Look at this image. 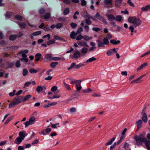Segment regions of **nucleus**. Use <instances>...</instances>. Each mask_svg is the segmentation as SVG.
I'll list each match as a JSON object with an SVG mask.
<instances>
[{
    "mask_svg": "<svg viewBox=\"0 0 150 150\" xmlns=\"http://www.w3.org/2000/svg\"><path fill=\"white\" fill-rule=\"evenodd\" d=\"M23 102V96H17L13 99L12 102L9 104L8 107L9 108H11Z\"/></svg>",
    "mask_w": 150,
    "mask_h": 150,
    "instance_id": "nucleus-1",
    "label": "nucleus"
},
{
    "mask_svg": "<svg viewBox=\"0 0 150 150\" xmlns=\"http://www.w3.org/2000/svg\"><path fill=\"white\" fill-rule=\"evenodd\" d=\"M128 21L129 23L133 24L134 27L135 28L140 25L141 23V20L135 17H129Z\"/></svg>",
    "mask_w": 150,
    "mask_h": 150,
    "instance_id": "nucleus-2",
    "label": "nucleus"
},
{
    "mask_svg": "<svg viewBox=\"0 0 150 150\" xmlns=\"http://www.w3.org/2000/svg\"><path fill=\"white\" fill-rule=\"evenodd\" d=\"M27 134L25 133V131L23 130L20 132L19 133V137L16 139L14 141V143L18 145L19 144Z\"/></svg>",
    "mask_w": 150,
    "mask_h": 150,
    "instance_id": "nucleus-3",
    "label": "nucleus"
},
{
    "mask_svg": "<svg viewBox=\"0 0 150 150\" xmlns=\"http://www.w3.org/2000/svg\"><path fill=\"white\" fill-rule=\"evenodd\" d=\"M134 139L136 141V144L138 146L142 145L143 143H144L146 140V138L144 137L142 134H140L139 137H135Z\"/></svg>",
    "mask_w": 150,
    "mask_h": 150,
    "instance_id": "nucleus-4",
    "label": "nucleus"
},
{
    "mask_svg": "<svg viewBox=\"0 0 150 150\" xmlns=\"http://www.w3.org/2000/svg\"><path fill=\"white\" fill-rule=\"evenodd\" d=\"M36 121L35 118L34 117H32L30 118L28 121L24 123V124L25 125V127H26L29 125L34 124Z\"/></svg>",
    "mask_w": 150,
    "mask_h": 150,
    "instance_id": "nucleus-5",
    "label": "nucleus"
},
{
    "mask_svg": "<svg viewBox=\"0 0 150 150\" xmlns=\"http://www.w3.org/2000/svg\"><path fill=\"white\" fill-rule=\"evenodd\" d=\"M118 50V49L113 48L110 49L108 50L106 53V54L108 56H111L117 52V50Z\"/></svg>",
    "mask_w": 150,
    "mask_h": 150,
    "instance_id": "nucleus-6",
    "label": "nucleus"
},
{
    "mask_svg": "<svg viewBox=\"0 0 150 150\" xmlns=\"http://www.w3.org/2000/svg\"><path fill=\"white\" fill-rule=\"evenodd\" d=\"M69 81L70 84H80L82 81L80 79L76 80L73 79H69Z\"/></svg>",
    "mask_w": 150,
    "mask_h": 150,
    "instance_id": "nucleus-7",
    "label": "nucleus"
},
{
    "mask_svg": "<svg viewBox=\"0 0 150 150\" xmlns=\"http://www.w3.org/2000/svg\"><path fill=\"white\" fill-rule=\"evenodd\" d=\"M52 59V57L51 54H46L44 59V61L45 62L50 61Z\"/></svg>",
    "mask_w": 150,
    "mask_h": 150,
    "instance_id": "nucleus-8",
    "label": "nucleus"
},
{
    "mask_svg": "<svg viewBox=\"0 0 150 150\" xmlns=\"http://www.w3.org/2000/svg\"><path fill=\"white\" fill-rule=\"evenodd\" d=\"M28 51L27 50H25L23 51H21L18 53L17 54H21L22 55V57L23 58H25L27 57V56L26 55V54L28 53Z\"/></svg>",
    "mask_w": 150,
    "mask_h": 150,
    "instance_id": "nucleus-9",
    "label": "nucleus"
},
{
    "mask_svg": "<svg viewBox=\"0 0 150 150\" xmlns=\"http://www.w3.org/2000/svg\"><path fill=\"white\" fill-rule=\"evenodd\" d=\"M77 44L78 45L86 47H88V46L87 45V43L84 41H79L77 42Z\"/></svg>",
    "mask_w": 150,
    "mask_h": 150,
    "instance_id": "nucleus-10",
    "label": "nucleus"
},
{
    "mask_svg": "<svg viewBox=\"0 0 150 150\" xmlns=\"http://www.w3.org/2000/svg\"><path fill=\"white\" fill-rule=\"evenodd\" d=\"M46 89L45 86H38L37 88L36 91L38 93H40L42 91H45Z\"/></svg>",
    "mask_w": 150,
    "mask_h": 150,
    "instance_id": "nucleus-11",
    "label": "nucleus"
},
{
    "mask_svg": "<svg viewBox=\"0 0 150 150\" xmlns=\"http://www.w3.org/2000/svg\"><path fill=\"white\" fill-rule=\"evenodd\" d=\"M81 56V54L80 52L77 50L75 53L74 54L73 57H71V58H74L77 59L79 57Z\"/></svg>",
    "mask_w": 150,
    "mask_h": 150,
    "instance_id": "nucleus-12",
    "label": "nucleus"
},
{
    "mask_svg": "<svg viewBox=\"0 0 150 150\" xmlns=\"http://www.w3.org/2000/svg\"><path fill=\"white\" fill-rule=\"evenodd\" d=\"M82 16L84 18H89L90 15L86 11H83L81 13Z\"/></svg>",
    "mask_w": 150,
    "mask_h": 150,
    "instance_id": "nucleus-13",
    "label": "nucleus"
},
{
    "mask_svg": "<svg viewBox=\"0 0 150 150\" xmlns=\"http://www.w3.org/2000/svg\"><path fill=\"white\" fill-rule=\"evenodd\" d=\"M96 60V59L93 57H92L91 58H90L88 60H87L86 62H84V64L85 65H86L87 64V63L90 62L94 61H95Z\"/></svg>",
    "mask_w": 150,
    "mask_h": 150,
    "instance_id": "nucleus-14",
    "label": "nucleus"
},
{
    "mask_svg": "<svg viewBox=\"0 0 150 150\" xmlns=\"http://www.w3.org/2000/svg\"><path fill=\"white\" fill-rule=\"evenodd\" d=\"M147 65V63H145L142 64L139 67L137 68L136 69V70L137 71H138L139 70L142 69L144 68Z\"/></svg>",
    "mask_w": 150,
    "mask_h": 150,
    "instance_id": "nucleus-15",
    "label": "nucleus"
},
{
    "mask_svg": "<svg viewBox=\"0 0 150 150\" xmlns=\"http://www.w3.org/2000/svg\"><path fill=\"white\" fill-rule=\"evenodd\" d=\"M143 115L142 117V119L145 123H146L148 120L147 116L145 112L143 113Z\"/></svg>",
    "mask_w": 150,
    "mask_h": 150,
    "instance_id": "nucleus-16",
    "label": "nucleus"
},
{
    "mask_svg": "<svg viewBox=\"0 0 150 150\" xmlns=\"http://www.w3.org/2000/svg\"><path fill=\"white\" fill-rule=\"evenodd\" d=\"M142 81V80H139L138 78H137V79L134 80L132 81L130 83V84H137L139 83H141V82Z\"/></svg>",
    "mask_w": 150,
    "mask_h": 150,
    "instance_id": "nucleus-17",
    "label": "nucleus"
},
{
    "mask_svg": "<svg viewBox=\"0 0 150 150\" xmlns=\"http://www.w3.org/2000/svg\"><path fill=\"white\" fill-rule=\"evenodd\" d=\"M41 56L42 54L40 53H38L36 54L35 56L36 58L35 59V61L37 62L39 61L41 58Z\"/></svg>",
    "mask_w": 150,
    "mask_h": 150,
    "instance_id": "nucleus-18",
    "label": "nucleus"
},
{
    "mask_svg": "<svg viewBox=\"0 0 150 150\" xmlns=\"http://www.w3.org/2000/svg\"><path fill=\"white\" fill-rule=\"evenodd\" d=\"M142 123V121L141 120H139L136 123V125L137 126V129H139L142 127L141 125Z\"/></svg>",
    "mask_w": 150,
    "mask_h": 150,
    "instance_id": "nucleus-19",
    "label": "nucleus"
},
{
    "mask_svg": "<svg viewBox=\"0 0 150 150\" xmlns=\"http://www.w3.org/2000/svg\"><path fill=\"white\" fill-rule=\"evenodd\" d=\"M16 23L19 25L20 27L22 28L25 29L26 28V23L24 22L22 23L21 22H17Z\"/></svg>",
    "mask_w": 150,
    "mask_h": 150,
    "instance_id": "nucleus-20",
    "label": "nucleus"
},
{
    "mask_svg": "<svg viewBox=\"0 0 150 150\" xmlns=\"http://www.w3.org/2000/svg\"><path fill=\"white\" fill-rule=\"evenodd\" d=\"M110 43L114 45H118L120 42V41L119 40H116L114 39L111 40L110 41Z\"/></svg>",
    "mask_w": 150,
    "mask_h": 150,
    "instance_id": "nucleus-21",
    "label": "nucleus"
},
{
    "mask_svg": "<svg viewBox=\"0 0 150 150\" xmlns=\"http://www.w3.org/2000/svg\"><path fill=\"white\" fill-rule=\"evenodd\" d=\"M88 52V49L86 47H83L82 48L81 50V52L82 54H85Z\"/></svg>",
    "mask_w": 150,
    "mask_h": 150,
    "instance_id": "nucleus-22",
    "label": "nucleus"
},
{
    "mask_svg": "<svg viewBox=\"0 0 150 150\" xmlns=\"http://www.w3.org/2000/svg\"><path fill=\"white\" fill-rule=\"evenodd\" d=\"M150 9V5H147L145 7L141 8V10L142 11H146Z\"/></svg>",
    "mask_w": 150,
    "mask_h": 150,
    "instance_id": "nucleus-23",
    "label": "nucleus"
},
{
    "mask_svg": "<svg viewBox=\"0 0 150 150\" xmlns=\"http://www.w3.org/2000/svg\"><path fill=\"white\" fill-rule=\"evenodd\" d=\"M115 138L113 137L112 138L110 141L107 142L105 144V145L106 146H108L112 144V143L115 141Z\"/></svg>",
    "mask_w": 150,
    "mask_h": 150,
    "instance_id": "nucleus-24",
    "label": "nucleus"
},
{
    "mask_svg": "<svg viewBox=\"0 0 150 150\" xmlns=\"http://www.w3.org/2000/svg\"><path fill=\"white\" fill-rule=\"evenodd\" d=\"M109 20L111 21H112L115 19V16L112 14H110L107 16Z\"/></svg>",
    "mask_w": 150,
    "mask_h": 150,
    "instance_id": "nucleus-25",
    "label": "nucleus"
},
{
    "mask_svg": "<svg viewBox=\"0 0 150 150\" xmlns=\"http://www.w3.org/2000/svg\"><path fill=\"white\" fill-rule=\"evenodd\" d=\"M77 34V33H76L75 32L72 31L70 34V37L71 39H74L76 38Z\"/></svg>",
    "mask_w": 150,
    "mask_h": 150,
    "instance_id": "nucleus-26",
    "label": "nucleus"
},
{
    "mask_svg": "<svg viewBox=\"0 0 150 150\" xmlns=\"http://www.w3.org/2000/svg\"><path fill=\"white\" fill-rule=\"evenodd\" d=\"M123 147L126 150H130L131 148L129 144L127 143H125Z\"/></svg>",
    "mask_w": 150,
    "mask_h": 150,
    "instance_id": "nucleus-27",
    "label": "nucleus"
},
{
    "mask_svg": "<svg viewBox=\"0 0 150 150\" xmlns=\"http://www.w3.org/2000/svg\"><path fill=\"white\" fill-rule=\"evenodd\" d=\"M122 2V0H115V4L116 6L118 7L120 5Z\"/></svg>",
    "mask_w": 150,
    "mask_h": 150,
    "instance_id": "nucleus-28",
    "label": "nucleus"
},
{
    "mask_svg": "<svg viewBox=\"0 0 150 150\" xmlns=\"http://www.w3.org/2000/svg\"><path fill=\"white\" fill-rule=\"evenodd\" d=\"M85 66H86V65L84 64V62L82 64L80 63L79 64L76 65L75 66V68L76 69H79Z\"/></svg>",
    "mask_w": 150,
    "mask_h": 150,
    "instance_id": "nucleus-29",
    "label": "nucleus"
},
{
    "mask_svg": "<svg viewBox=\"0 0 150 150\" xmlns=\"http://www.w3.org/2000/svg\"><path fill=\"white\" fill-rule=\"evenodd\" d=\"M69 9L68 8H66L63 11V14L64 15H67L69 13Z\"/></svg>",
    "mask_w": 150,
    "mask_h": 150,
    "instance_id": "nucleus-30",
    "label": "nucleus"
},
{
    "mask_svg": "<svg viewBox=\"0 0 150 150\" xmlns=\"http://www.w3.org/2000/svg\"><path fill=\"white\" fill-rule=\"evenodd\" d=\"M58 64V63L57 62H52L51 63L50 66L51 68H54Z\"/></svg>",
    "mask_w": 150,
    "mask_h": 150,
    "instance_id": "nucleus-31",
    "label": "nucleus"
},
{
    "mask_svg": "<svg viewBox=\"0 0 150 150\" xmlns=\"http://www.w3.org/2000/svg\"><path fill=\"white\" fill-rule=\"evenodd\" d=\"M57 90V87L56 86H53L51 88V91L54 92V93L56 94L58 93V91H56Z\"/></svg>",
    "mask_w": 150,
    "mask_h": 150,
    "instance_id": "nucleus-32",
    "label": "nucleus"
},
{
    "mask_svg": "<svg viewBox=\"0 0 150 150\" xmlns=\"http://www.w3.org/2000/svg\"><path fill=\"white\" fill-rule=\"evenodd\" d=\"M31 97V96L30 95H28L26 96L24 98L23 96V102L26 101L28 100L29 98Z\"/></svg>",
    "mask_w": 150,
    "mask_h": 150,
    "instance_id": "nucleus-33",
    "label": "nucleus"
},
{
    "mask_svg": "<svg viewBox=\"0 0 150 150\" xmlns=\"http://www.w3.org/2000/svg\"><path fill=\"white\" fill-rule=\"evenodd\" d=\"M92 91L91 89L88 88L82 90V93H86L91 92Z\"/></svg>",
    "mask_w": 150,
    "mask_h": 150,
    "instance_id": "nucleus-34",
    "label": "nucleus"
},
{
    "mask_svg": "<svg viewBox=\"0 0 150 150\" xmlns=\"http://www.w3.org/2000/svg\"><path fill=\"white\" fill-rule=\"evenodd\" d=\"M51 14L50 13H47L45 14L44 16V18L46 19H48L50 17Z\"/></svg>",
    "mask_w": 150,
    "mask_h": 150,
    "instance_id": "nucleus-35",
    "label": "nucleus"
},
{
    "mask_svg": "<svg viewBox=\"0 0 150 150\" xmlns=\"http://www.w3.org/2000/svg\"><path fill=\"white\" fill-rule=\"evenodd\" d=\"M55 43V41L54 40L51 39L48 41L47 42V44L48 45H52Z\"/></svg>",
    "mask_w": 150,
    "mask_h": 150,
    "instance_id": "nucleus-36",
    "label": "nucleus"
},
{
    "mask_svg": "<svg viewBox=\"0 0 150 150\" xmlns=\"http://www.w3.org/2000/svg\"><path fill=\"white\" fill-rule=\"evenodd\" d=\"M104 3L105 4L112 5V0H105Z\"/></svg>",
    "mask_w": 150,
    "mask_h": 150,
    "instance_id": "nucleus-37",
    "label": "nucleus"
},
{
    "mask_svg": "<svg viewBox=\"0 0 150 150\" xmlns=\"http://www.w3.org/2000/svg\"><path fill=\"white\" fill-rule=\"evenodd\" d=\"M17 37V35H11L9 37V39L13 41L15 40Z\"/></svg>",
    "mask_w": 150,
    "mask_h": 150,
    "instance_id": "nucleus-38",
    "label": "nucleus"
},
{
    "mask_svg": "<svg viewBox=\"0 0 150 150\" xmlns=\"http://www.w3.org/2000/svg\"><path fill=\"white\" fill-rule=\"evenodd\" d=\"M90 18H87L86 19L85 21L86 24L88 25H90L91 24L92 22L89 19Z\"/></svg>",
    "mask_w": 150,
    "mask_h": 150,
    "instance_id": "nucleus-39",
    "label": "nucleus"
},
{
    "mask_svg": "<svg viewBox=\"0 0 150 150\" xmlns=\"http://www.w3.org/2000/svg\"><path fill=\"white\" fill-rule=\"evenodd\" d=\"M51 127L54 128H57L58 127H59L60 126L59 125V123H57L55 124H52V123L51 122Z\"/></svg>",
    "mask_w": 150,
    "mask_h": 150,
    "instance_id": "nucleus-40",
    "label": "nucleus"
},
{
    "mask_svg": "<svg viewBox=\"0 0 150 150\" xmlns=\"http://www.w3.org/2000/svg\"><path fill=\"white\" fill-rule=\"evenodd\" d=\"M29 71L30 73L33 74L36 73L38 70L37 69H35L34 68H31L29 70Z\"/></svg>",
    "mask_w": 150,
    "mask_h": 150,
    "instance_id": "nucleus-41",
    "label": "nucleus"
},
{
    "mask_svg": "<svg viewBox=\"0 0 150 150\" xmlns=\"http://www.w3.org/2000/svg\"><path fill=\"white\" fill-rule=\"evenodd\" d=\"M97 42H98V47L104 46V43H101L99 40H97Z\"/></svg>",
    "mask_w": 150,
    "mask_h": 150,
    "instance_id": "nucleus-42",
    "label": "nucleus"
},
{
    "mask_svg": "<svg viewBox=\"0 0 150 150\" xmlns=\"http://www.w3.org/2000/svg\"><path fill=\"white\" fill-rule=\"evenodd\" d=\"M83 38V36L82 35H79L77 36L76 38V39L77 40H80Z\"/></svg>",
    "mask_w": 150,
    "mask_h": 150,
    "instance_id": "nucleus-43",
    "label": "nucleus"
},
{
    "mask_svg": "<svg viewBox=\"0 0 150 150\" xmlns=\"http://www.w3.org/2000/svg\"><path fill=\"white\" fill-rule=\"evenodd\" d=\"M28 71L26 69H23V70L22 74L23 76H26L28 74Z\"/></svg>",
    "mask_w": 150,
    "mask_h": 150,
    "instance_id": "nucleus-44",
    "label": "nucleus"
},
{
    "mask_svg": "<svg viewBox=\"0 0 150 150\" xmlns=\"http://www.w3.org/2000/svg\"><path fill=\"white\" fill-rule=\"evenodd\" d=\"M70 25L72 28L75 29L77 26V25L75 23L72 22L70 24Z\"/></svg>",
    "mask_w": 150,
    "mask_h": 150,
    "instance_id": "nucleus-45",
    "label": "nucleus"
},
{
    "mask_svg": "<svg viewBox=\"0 0 150 150\" xmlns=\"http://www.w3.org/2000/svg\"><path fill=\"white\" fill-rule=\"evenodd\" d=\"M95 17L96 18H98L99 20H101V19L102 18V16H100V15L99 13L98 12H97L96 13V14L95 16Z\"/></svg>",
    "mask_w": 150,
    "mask_h": 150,
    "instance_id": "nucleus-46",
    "label": "nucleus"
},
{
    "mask_svg": "<svg viewBox=\"0 0 150 150\" xmlns=\"http://www.w3.org/2000/svg\"><path fill=\"white\" fill-rule=\"evenodd\" d=\"M63 26V24L61 23H58L56 25V28L58 29L61 28Z\"/></svg>",
    "mask_w": 150,
    "mask_h": 150,
    "instance_id": "nucleus-47",
    "label": "nucleus"
},
{
    "mask_svg": "<svg viewBox=\"0 0 150 150\" xmlns=\"http://www.w3.org/2000/svg\"><path fill=\"white\" fill-rule=\"evenodd\" d=\"M109 40L106 38H104L103 39V43L104 45H107L109 43Z\"/></svg>",
    "mask_w": 150,
    "mask_h": 150,
    "instance_id": "nucleus-48",
    "label": "nucleus"
},
{
    "mask_svg": "<svg viewBox=\"0 0 150 150\" xmlns=\"http://www.w3.org/2000/svg\"><path fill=\"white\" fill-rule=\"evenodd\" d=\"M122 19V17L120 15L117 16L116 17V20L118 21H120Z\"/></svg>",
    "mask_w": 150,
    "mask_h": 150,
    "instance_id": "nucleus-49",
    "label": "nucleus"
},
{
    "mask_svg": "<svg viewBox=\"0 0 150 150\" xmlns=\"http://www.w3.org/2000/svg\"><path fill=\"white\" fill-rule=\"evenodd\" d=\"M50 37H51L50 35L49 34H48L46 35H44L42 37V38L43 39H44L46 38H47V40H49L50 39Z\"/></svg>",
    "mask_w": 150,
    "mask_h": 150,
    "instance_id": "nucleus-50",
    "label": "nucleus"
},
{
    "mask_svg": "<svg viewBox=\"0 0 150 150\" xmlns=\"http://www.w3.org/2000/svg\"><path fill=\"white\" fill-rule=\"evenodd\" d=\"M36 83L35 81H32L27 82L25 83V84H35Z\"/></svg>",
    "mask_w": 150,
    "mask_h": 150,
    "instance_id": "nucleus-51",
    "label": "nucleus"
},
{
    "mask_svg": "<svg viewBox=\"0 0 150 150\" xmlns=\"http://www.w3.org/2000/svg\"><path fill=\"white\" fill-rule=\"evenodd\" d=\"M21 61L23 62H27L28 61V59L26 57L23 58L21 59Z\"/></svg>",
    "mask_w": 150,
    "mask_h": 150,
    "instance_id": "nucleus-52",
    "label": "nucleus"
},
{
    "mask_svg": "<svg viewBox=\"0 0 150 150\" xmlns=\"http://www.w3.org/2000/svg\"><path fill=\"white\" fill-rule=\"evenodd\" d=\"M41 33V32L40 31H38L34 32L32 33V34L33 35H34V36H35L40 34Z\"/></svg>",
    "mask_w": 150,
    "mask_h": 150,
    "instance_id": "nucleus-53",
    "label": "nucleus"
},
{
    "mask_svg": "<svg viewBox=\"0 0 150 150\" xmlns=\"http://www.w3.org/2000/svg\"><path fill=\"white\" fill-rule=\"evenodd\" d=\"M15 65L16 67L19 68L21 66L20 62V61H17L15 63Z\"/></svg>",
    "mask_w": 150,
    "mask_h": 150,
    "instance_id": "nucleus-54",
    "label": "nucleus"
},
{
    "mask_svg": "<svg viewBox=\"0 0 150 150\" xmlns=\"http://www.w3.org/2000/svg\"><path fill=\"white\" fill-rule=\"evenodd\" d=\"M15 18L17 19L18 20H19L20 21H22V17L21 16L18 15H16L15 16Z\"/></svg>",
    "mask_w": 150,
    "mask_h": 150,
    "instance_id": "nucleus-55",
    "label": "nucleus"
},
{
    "mask_svg": "<svg viewBox=\"0 0 150 150\" xmlns=\"http://www.w3.org/2000/svg\"><path fill=\"white\" fill-rule=\"evenodd\" d=\"M50 107V104L49 103V101H48V103L44 105L43 106V108H44L47 109Z\"/></svg>",
    "mask_w": 150,
    "mask_h": 150,
    "instance_id": "nucleus-56",
    "label": "nucleus"
},
{
    "mask_svg": "<svg viewBox=\"0 0 150 150\" xmlns=\"http://www.w3.org/2000/svg\"><path fill=\"white\" fill-rule=\"evenodd\" d=\"M79 14L78 11H76L74 13V15L73 16V18L75 19H76L77 18V17L76 16V15H79Z\"/></svg>",
    "mask_w": 150,
    "mask_h": 150,
    "instance_id": "nucleus-57",
    "label": "nucleus"
},
{
    "mask_svg": "<svg viewBox=\"0 0 150 150\" xmlns=\"http://www.w3.org/2000/svg\"><path fill=\"white\" fill-rule=\"evenodd\" d=\"M45 11V9L43 8H42L40 9L39 11L40 13V14H43Z\"/></svg>",
    "mask_w": 150,
    "mask_h": 150,
    "instance_id": "nucleus-58",
    "label": "nucleus"
},
{
    "mask_svg": "<svg viewBox=\"0 0 150 150\" xmlns=\"http://www.w3.org/2000/svg\"><path fill=\"white\" fill-rule=\"evenodd\" d=\"M81 5L82 6H85L86 4V2L85 0H81Z\"/></svg>",
    "mask_w": 150,
    "mask_h": 150,
    "instance_id": "nucleus-59",
    "label": "nucleus"
},
{
    "mask_svg": "<svg viewBox=\"0 0 150 150\" xmlns=\"http://www.w3.org/2000/svg\"><path fill=\"white\" fill-rule=\"evenodd\" d=\"M144 143L146 145V146H150V141L149 140H147V139L146 141L144 142Z\"/></svg>",
    "mask_w": 150,
    "mask_h": 150,
    "instance_id": "nucleus-60",
    "label": "nucleus"
},
{
    "mask_svg": "<svg viewBox=\"0 0 150 150\" xmlns=\"http://www.w3.org/2000/svg\"><path fill=\"white\" fill-rule=\"evenodd\" d=\"M83 31V29L81 27L79 28L77 30L76 33L77 34H79L82 32Z\"/></svg>",
    "mask_w": 150,
    "mask_h": 150,
    "instance_id": "nucleus-61",
    "label": "nucleus"
},
{
    "mask_svg": "<svg viewBox=\"0 0 150 150\" xmlns=\"http://www.w3.org/2000/svg\"><path fill=\"white\" fill-rule=\"evenodd\" d=\"M61 59V58L58 57H52V60L54 61H58L60 60Z\"/></svg>",
    "mask_w": 150,
    "mask_h": 150,
    "instance_id": "nucleus-62",
    "label": "nucleus"
},
{
    "mask_svg": "<svg viewBox=\"0 0 150 150\" xmlns=\"http://www.w3.org/2000/svg\"><path fill=\"white\" fill-rule=\"evenodd\" d=\"M13 118L12 117H10L8 118L6 121L5 122L4 124L5 125L7 124Z\"/></svg>",
    "mask_w": 150,
    "mask_h": 150,
    "instance_id": "nucleus-63",
    "label": "nucleus"
},
{
    "mask_svg": "<svg viewBox=\"0 0 150 150\" xmlns=\"http://www.w3.org/2000/svg\"><path fill=\"white\" fill-rule=\"evenodd\" d=\"M63 1L67 4L70 5L71 4L70 0H64Z\"/></svg>",
    "mask_w": 150,
    "mask_h": 150,
    "instance_id": "nucleus-64",
    "label": "nucleus"
}]
</instances>
